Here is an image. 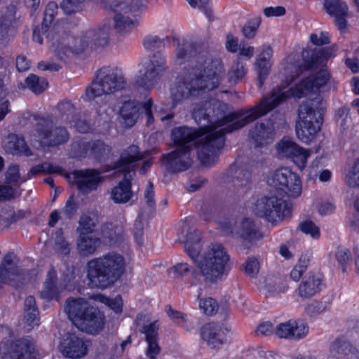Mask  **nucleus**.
<instances>
[{
    "mask_svg": "<svg viewBox=\"0 0 359 359\" xmlns=\"http://www.w3.org/2000/svg\"><path fill=\"white\" fill-rule=\"evenodd\" d=\"M226 218L217 222L221 229L227 236L231 235L238 239L245 248H250L263 238V234L253 219L248 217L236 221Z\"/></svg>",
    "mask_w": 359,
    "mask_h": 359,
    "instance_id": "obj_10",
    "label": "nucleus"
},
{
    "mask_svg": "<svg viewBox=\"0 0 359 359\" xmlns=\"http://www.w3.org/2000/svg\"><path fill=\"white\" fill-rule=\"evenodd\" d=\"M190 152L176 149L162 156L165 168L169 173L174 174L187 170L192 164Z\"/></svg>",
    "mask_w": 359,
    "mask_h": 359,
    "instance_id": "obj_18",
    "label": "nucleus"
},
{
    "mask_svg": "<svg viewBox=\"0 0 359 359\" xmlns=\"http://www.w3.org/2000/svg\"><path fill=\"white\" fill-rule=\"evenodd\" d=\"M225 105L217 100H205L196 104L192 112L193 118L201 126L198 128L188 126L174 128L171 139L177 149L191 151L200 139L197 156L203 165L215 163L219 150L223 147L225 134L239 130L252 121L245 117L250 107L240 109L226 114Z\"/></svg>",
    "mask_w": 359,
    "mask_h": 359,
    "instance_id": "obj_1",
    "label": "nucleus"
},
{
    "mask_svg": "<svg viewBox=\"0 0 359 359\" xmlns=\"http://www.w3.org/2000/svg\"><path fill=\"white\" fill-rule=\"evenodd\" d=\"M27 87L34 93L40 94L48 87V81L43 77L29 74L25 80Z\"/></svg>",
    "mask_w": 359,
    "mask_h": 359,
    "instance_id": "obj_41",
    "label": "nucleus"
},
{
    "mask_svg": "<svg viewBox=\"0 0 359 359\" xmlns=\"http://www.w3.org/2000/svg\"><path fill=\"white\" fill-rule=\"evenodd\" d=\"M58 110L67 123H72L76 115V109L70 101H62L58 103Z\"/></svg>",
    "mask_w": 359,
    "mask_h": 359,
    "instance_id": "obj_44",
    "label": "nucleus"
},
{
    "mask_svg": "<svg viewBox=\"0 0 359 359\" xmlns=\"http://www.w3.org/2000/svg\"><path fill=\"white\" fill-rule=\"evenodd\" d=\"M175 274V278H180L191 285H196L201 282V275L198 270L187 263H177L170 269Z\"/></svg>",
    "mask_w": 359,
    "mask_h": 359,
    "instance_id": "obj_28",
    "label": "nucleus"
},
{
    "mask_svg": "<svg viewBox=\"0 0 359 359\" xmlns=\"http://www.w3.org/2000/svg\"><path fill=\"white\" fill-rule=\"evenodd\" d=\"M114 13L113 29L118 34H124L132 32L137 25L136 13L139 6L128 0H114L110 4Z\"/></svg>",
    "mask_w": 359,
    "mask_h": 359,
    "instance_id": "obj_12",
    "label": "nucleus"
},
{
    "mask_svg": "<svg viewBox=\"0 0 359 359\" xmlns=\"http://www.w3.org/2000/svg\"><path fill=\"white\" fill-rule=\"evenodd\" d=\"M245 272L251 278H255L259 272V262L256 258H249L245 264Z\"/></svg>",
    "mask_w": 359,
    "mask_h": 359,
    "instance_id": "obj_55",
    "label": "nucleus"
},
{
    "mask_svg": "<svg viewBox=\"0 0 359 359\" xmlns=\"http://www.w3.org/2000/svg\"><path fill=\"white\" fill-rule=\"evenodd\" d=\"M143 158L139 147L132 144L123 149L119 158L113 163L111 170L124 175L122 180L111 191V198L115 203H126L131 199L133 175L135 173L136 163Z\"/></svg>",
    "mask_w": 359,
    "mask_h": 359,
    "instance_id": "obj_8",
    "label": "nucleus"
},
{
    "mask_svg": "<svg viewBox=\"0 0 359 359\" xmlns=\"http://www.w3.org/2000/svg\"><path fill=\"white\" fill-rule=\"evenodd\" d=\"M299 229L304 233L310 235L313 238L320 237L319 228L311 220H305L299 224Z\"/></svg>",
    "mask_w": 359,
    "mask_h": 359,
    "instance_id": "obj_51",
    "label": "nucleus"
},
{
    "mask_svg": "<svg viewBox=\"0 0 359 359\" xmlns=\"http://www.w3.org/2000/svg\"><path fill=\"white\" fill-rule=\"evenodd\" d=\"M6 178L9 183L17 182L20 179L19 166L18 165L9 166Z\"/></svg>",
    "mask_w": 359,
    "mask_h": 359,
    "instance_id": "obj_64",
    "label": "nucleus"
},
{
    "mask_svg": "<svg viewBox=\"0 0 359 359\" xmlns=\"http://www.w3.org/2000/svg\"><path fill=\"white\" fill-rule=\"evenodd\" d=\"M57 10L58 6L55 2H49L46 6L43 20L41 23V31L43 34L48 32V27L54 20Z\"/></svg>",
    "mask_w": 359,
    "mask_h": 359,
    "instance_id": "obj_42",
    "label": "nucleus"
},
{
    "mask_svg": "<svg viewBox=\"0 0 359 359\" xmlns=\"http://www.w3.org/2000/svg\"><path fill=\"white\" fill-rule=\"evenodd\" d=\"M158 330L156 323L154 322L142 326L140 331L145 334V340L147 341L158 339Z\"/></svg>",
    "mask_w": 359,
    "mask_h": 359,
    "instance_id": "obj_53",
    "label": "nucleus"
},
{
    "mask_svg": "<svg viewBox=\"0 0 359 359\" xmlns=\"http://www.w3.org/2000/svg\"><path fill=\"white\" fill-rule=\"evenodd\" d=\"M76 231L79 236L93 235L97 226V219L88 214L82 215L79 220Z\"/></svg>",
    "mask_w": 359,
    "mask_h": 359,
    "instance_id": "obj_39",
    "label": "nucleus"
},
{
    "mask_svg": "<svg viewBox=\"0 0 359 359\" xmlns=\"http://www.w3.org/2000/svg\"><path fill=\"white\" fill-rule=\"evenodd\" d=\"M346 182L351 187H359V158L346 175Z\"/></svg>",
    "mask_w": 359,
    "mask_h": 359,
    "instance_id": "obj_52",
    "label": "nucleus"
},
{
    "mask_svg": "<svg viewBox=\"0 0 359 359\" xmlns=\"http://www.w3.org/2000/svg\"><path fill=\"white\" fill-rule=\"evenodd\" d=\"M273 55V50L269 46H264L262 52L259 53L255 63L256 71L258 74L257 86L261 88L264 85V81L267 78L269 70V59Z\"/></svg>",
    "mask_w": 359,
    "mask_h": 359,
    "instance_id": "obj_29",
    "label": "nucleus"
},
{
    "mask_svg": "<svg viewBox=\"0 0 359 359\" xmlns=\"http://www.w3.org/2000/svg\"><path fill=\"white\" fill-rule=\"evenodd\" d=\"M100 244V239L95 235L79 236L77 249L82 256L93 255Z\"/></svg>",
    "mask_w": 359,
    "mask_h": 359,
    "instance_id": "obj_35",
    "label": "nucleus"
},
{
    "mask_svg": "<svg viewBox=\"0 0 359 359\" xmlns=\"http://www.w3.org/2000/svg\"><path fill=\"white\" fill-rule=\"evenodd\" d=\"M323 278L320 274H309L303 278L297 291L299 297L309 299L319 293L322 289Z\"/></svg>",
    "mask_w": 359,
    "mask_h": 359,
    "instance_id": "obj_27",
    "label": "nucleus"
},
{
    "mask_svg": "<svg viewBox=\"0 0 359 359\" xmlns=\"http://www.w3.org/2000/svg\"><path fill=\"white\" fill-rule=\"evenodd\" d=\"M201 233L198 230L187 233L184 241L185 251L201 270L205 281L217 283L229 272V256L224 248L217 243L212 244L205 255L201 257Z\"/></svg>",
    "mask_w": 359,
    "mask_h": 359,
    "instance_id": "obj_4",
    "label": "nucleus"
},
{
    "mask_svg": "<svg viewBox=\"0 0 359 359\" xmlns=\"http://www.w3.org/2000/svg\"><path fill=\"white\" fill-rule=\"evenodd\" d=\"M259 24L260 20L259 19L248 21L243 27L242 32L243 35L248 39L253 38L257 33Z\"/></svg>",
    "mask_w": 359,
    "mask_h": 359,
    "instance_id": "obj_54",
    "label": "nucleus"
},
{
    "mask_svg": "<svg viewBox=\"0 0 359 359\" xmlns=\"http://www.w3.org/2000/svg\"><path fill=\"white\" fill-rule=\"evenodd\" d=\"M147 355L149 359H156V356L159 354L161 348L157 340L147 341Z\"/></svg>",
    "mask_w": 359,
    "mask_h": 359,
    "instance_id": "obj_61",
    "label": "nucleus"
},
{
    "mask_svg": "<svg viewBox=\"0 0 359 359\" xmlns=\"http://www.w3.org/2000/svg\"><path fill=\"white\" fill-rule=\"evenodd\" d=\"M326 309V306L322 302H316L309 304L305 308V312L309 316H315L323 312Z\"/></svg>",
    "mask_w": 359,
    "mask_h": 359,
    "instance_id": "obj_58",
    "label": "nucleus"
},
{
    "mask_svg": "<svg viewBox=\"0 0 359 359\" xmlns=\"http://www.w3.org/2000/svg\"><path fill=\"white\" fill-rule=\"evenodd\" d=\"M78 209L77 204L76 203L73 196H70L66 202L65 206L62 211L66 217L71 219L73 215L76 212Z\"/></svg>",
    "mask_w": 359,
    "mask_h": 359,
    "instance_id": "obj_59",
    "label": "nucleus"
},
{
    "mask_svg": "<svg viewBox=\"0 0 359 359\" xmlns=\"http://www.w3.org/2000/svg\"><path fill=\"white\" fill-rule=\"evenodd\" d=\"M311 43L316 46H320L330 43V35L327 32H322L320 34L313 33L310 36Z\"/></svg>",
    "mask_w": 359,
    "mask_h": 359,
    "instance_id": "obj_57",
    "label": "nucleus"
},
{
    "mask_svg": "<svg viewBox=\"0 0 359 359\" xmlns=\"http://www.w3.org/2000/svg\"><path fill=\"white\" fill-rule=\"evenodd\" d=\"M71 127H74L76 130L81 133H87L90 130L88 123L85 120L78 118L76 116L72 123H69Z\"/></svg>",
    "mask_w": 359,
    "mask_h": 359,
    "instance_id": "obj_63",
    "label": "nucleus"
},
{
    "mask_svg": "<svg viewBox=\"0 0 359 359\" xmlns=\"http://www.w3.org/2000/svg\"><path fill=\"white\" fill-rule=\"evenodd\" d=\"M36 131L39 137L47 147H56L68 142L69 134L65 127L52 129L53 123L46 118H36Z\"/></svg>",
    "mask_w": 359,
    "mask_h": 359,
    "instance_id": "obj_15",
    "label": "nucleus"
},
{
    "mask_svg": "<svg viewBox=\"0 0 359 359\" xmlns=\"http://www.w3.org/2000/svg\"><path fill=\"white\" fill-rule=\"evenodd\" d=\"M25 320L29 327V330L39 325V312L33 296L27 297L25 300Z\"/></svg>",
    "mask_w": 359,
    "mask_h": 359,
    "instance_id": "obj_36",
    "label": "nucleus"
},
{
    "mask_svg": "<svg viewBox=\"0 0 359 359\" xmlns=\"http://www.w3.org/2000/svg\"><path fill=\"white\" fill-rule=\"evenodd\" d=\"M330 79V74L325 69H321L315 76L302 79L294 87H278L274 88L268 96H264L260 102L250 107L248 114L245 117L249 121H255L266 115L281 102L290 97L301 98L304 97L314 88L319 89L327 84Z\"/></svg>",
    "mask_w": 359,
    "mask_h": 359,
    "instance_id": "obj_5",
    "label": "nucleus"
},
{
    "mask_svg": "<svg viewBox=\"0 0 359 359\" xmlns=\"http://www.w3.org/2000/svg\"><path fill=\"white\" fill-rule=\"evenodd\" d=\"M55 251L61 255H67L70 252L69 243L65 240L64 237V232L62 229H58L55 233Z\"/></svg>",
    "mask_w": 359,
    "mask_h": 359,
    "instance_id": "obj_43",
    "label": "nucleus"
},
{
    "mask_svg": "<svg viewBox=\"0 0 359 359\" xmlns=\"http://www.w3.org/2000/svg\"><path fill=\"white\" fill-rule=\"evenodd\" d=\"M336 116L337 118V122L340 121V125L344 128L346 125V122L350 118L348 107L343 106L339 108L337 111Z\"/></svg>",
    "mask_w": 359,
    "mask_h": 359,
    "instance_id": "obj_62",
    "label": "nucleus"
},
{
    "mask_svg": "<svg viewBox=\"0 0 359 359\" xmlns=\"http://www.w3.org/2000/svg\"><path fill=\"white\" fill-rule=\"evenodd\" d=\"M126 81L121 69L116 67H103L96 72L95 78L86 88L85 100H94L103 94H111L125 88Z\"/></svg>",
    "mask_w": 359,
    "mask_h": 359,
    "instance_id": "obj_9",
    "label": "nucleus"
},
{
    "mask_svg": "<svg viewBox=\"0 0 359 359\" xmlns=\"http://www.w3.org/2000/svg\"><path fill=\"white\" fill-rule=\"evenodd\" d=\"M268 184L276 189V193L259 198L254 212L258 217L274 223L290 215L292 205L283 197L299 196L302 189V182L296 173L287 168H283L273 173L268 179Z\"/></svg>",
    "mask_w": 359,
    "mask_h": 359,
    "instance_id": "obj_3",
    "label": "nucleus"
},
{
    "mask_svg": "<svg viewBox=\"0 0 359 359\" xmlns=\"http://www.w3.org/2000/svg\"><path fill=\"white\" fill-rule=\"evenodd\" d=\"M277 151L280 158H288L292 161L299 170H303L307 163L310 151L298 145L293 140L284 137L277 145Z\"/></svg>",
    "mask_w": 359,
    "mask_h": 359,
    "instance_id": "obj_16",
    "label": "nucleus"
},
{
    "mask_svg": "<svg viewBox=\"0 0 359 359\" xmlns=\"http://www.w3.org/2000/svg\"><path fill=\"white\" fill-rule=\"evenodd\" d=\"M329 53V50L325 49L304 51L302 53L304 63L302 67L306 71L316 68L327 60Z\"/></svg>",
    "mask_w": 359,
    "mask_h": 359,
    "instance_id": "obj_34",
    "label": "nucleus"
},
{
    "mask_svg": "<svg viewBox=\"0 0 359 359\" xmlns=\"http://www.w3.org/2000/svg\"><path fill=\"white\" fill-rule=\"evenodd\" d=\"M109 25L89 29L79 37L74 38L63 32L60 33L55 29L50 31L46 38L52 42L51 47L57 57L64 60L69 53L79 54L87 48L94 49L104 47L109 43L110 31Z\"/></svg>",
    "mask_w": 359,
    "mask_h": 359,
    "instance_id": "obj_6",
    "label": "nucleus"
},
{
    "mask_svg": "<svg viewBox=\"0 0 359 359\" xmlns=\"http://www.w3.org/2000/svg\"><path fill=\"white\" fill-rule=\"evenodd\" d=\"M105 317L98 308L89 306L83 313V316L78 323V326L87 333L97 334L104 328Z\"/></svg>",
    "mask_w": 359,
    "mask_h": 359,
    "instance_id": "obj_22",
    "label": "nucleus"
},
{
    "mask_svg": "<svg viewBox=\"0 0 359 359\" xmlns=\"http://www.w3.org/2000/svg\"><path fill=\"white\" fill-rule=\"evenodd\" d=\"M77 189L83 194H88L97 189L102 182L101 172L96 169L88 168L74 171Z\"/></svg>",
    "mask_w": 359,
    "mask_h": 359,
    "instance_id": "obj_17",
    "label": "nucleus"
},
{
    "mask_svg": "<svg viewBox=\"0 0 359 359\" xmlns=\"http://www.w3.org/2000/svg\"><path fill=\"white\" fill-rule=\"evenodd\" d=\"M76 275L74 267H67L62 273V280L66 288L74 287L76 283Z\"/></svg>",
    "mask_w": 359,
    "mask_h": 359,
    "instance_id": "obj_56",
    "label": "nucleus"
},
{
    "mask_svg": "<svg viewBox=\"0 0 359 359\" xmlns=\"http://www.w3.org/2000/svg\"><path fill=\"white\" fill-rule=\"evenodd\" d=\"M60 351L66 358L79 359L87 354L88 346L82 338L74 333H67L60 342Z\"/></svg>",
    "mask_w": 359,
    "mask_h": 359,
    "instance_id": "obj_20",
    "label": "nucleus"
},
{
    "mask_svg": "<svg viewBox=\"0 0 359 359\" xmlns=\"http://www.w3.org/2000/svg\"><path fill=\"white\" fill-rule=\"evenodd\" d=\"M248 72L245 64L237 60L231 66L227 73V79L231 85H236L243 81Z\"/></svg>",
    "mask_w": 359,
    "mask_h": 359,
    "instance_id": "obj_38",
    "label": "nucleus"
},
{
    "mask_svg": "<svg viewBox=\"0 0 359 359\" xmlns=\"http://www.w3.org/2000/svg\"><path fill=\"white\" fill-rule=\"evenodd\" d=\"M8 15L0 19V36L6 30L11 20L14 18L13 8H7Z\"/></svg>",
    "mask_w": 359,
    "mask_h": 359,
    "instance_id": "obj_60",
    "label": "nucleus"
},
{
    "mask_svg": "<svg viewBox=\"0 0 359 359\" xmlns=\"http://www.w3.org/2000/svg\"><path fill=\"white\" fill-rule=\"evenodd\" d=\"M13 253L6 254L0 264V269L5 271V276L8 278L9 284L15 288H20L25 280V275L13 263Z\"/></svg>",
    "mask_w": 359,
    "mask_h": 359,
    "instance_id": "obj_26",
    "label": "nucleus"
},
{
    "mask_svg": "<svg viewBox=\"0 0 359 359\" xmlns=\"http://www.w3.org/2000/svg\"><path fill=\"white\" fill-rule=\"evenodd\" d=\"M169 41V37L161 39L157 36H147L144 38L143 45L145 49L149 51H155L165 46V42Z\"/></svg>",
    "mask_w": 359,
    "mask_h": 359,
    "instance_id": "obj_45",
    "label": "nucleus"
},
{
    "mask_svg": "<svg viewBox=\"0 0 359 359\" xmlns=\"http://www.w3.org/2000/svg\"><path fill=\"white\" fill-rule=\"evenodd\" d=\"M57 272L54 268H51L47 273V277L44 283V290L41 292L42 298L52 299L58 294L59 290L57 285Z\"/></svg>",
    "mask_w": 359,
    "mask_h": 359,
    "instance_id": "obj_37",
    "label": "nucleus"
},
{
    "mask_svg": "<svg viewBox=\"0 0 359 359\" xmlns=\"http://www.w3.org/2000/svg\"><path fill=\"white\" fill-rule=\"evenodd\" d=\"M125 271L126 260L120 254L109 252L94 258L86 265L88 285L92 288L107 289L117 282Z\"/></svg>",
    "mask_w": 359,
    "mask_h": 359,
    "instance_id": "obj_7",
    "label": "nucleus"
},
{
    "mask_svg": "<svg viewBox=\"0 0 359 359\" xmlns=\"http://www.w3.org/2000/svg\"><path fill=\"white\" fill-rule=\"evenodd\" d=\"M309 258L306 255H303L299 259L298 263L290 272V277L294 281H298L302 276L303 273L306 271Z\"/></svg>",
    "mask_w": 359,
    "mask_h": 359,
    "instance_id": "obj_46",
    "label": "nucleus"
},
{
    "mask_svg": "<svg viewBox=\"0 0 359 359\" xmlns=\"http://www.w3.org/2000/svg\"><path fill=\"white\" fill-rule=\"evenodd\" d=\"M89 306V303L83 298L67 299L65 302V311L69 320L78 325L83 313L86 312Z\"/></svg>",
    "mask_w": 359,
    "mask_h": 359,
    "instance_id": "obj_31",
    "label": "nucleus"
},
{
    "mask_svg": "<svg viewBox=\"0 0 359 359\" xmlns=\"http://www.w3.org/2000/svg\"><path fill=\"white\" fill-rule=\"evenodd\" d=\"M224 176L231 180L226 196L233 201L243 197L251 188L252 171L248 165L236 161L230 165Z\"/></svg>",
    "mask_w": 359,
    "mask_h": 359,
    "instance_id": "obj_14",
    "label": "nucleus"
},
{
    "mask_svg": "<svg viewBox=\"0 0 359 359\" xmlns=\"http://www.w3.org/2000/svg\"><path fill=\"white\" fill-rule=\"evenodd\" d=\"M80 147L83 149V151L79 155L80 156L85 157L88 155L99 161L107 156L111 149L108 145L101 140H95L92 142L81 144Z\"/></svg>",
    "mask_w": 359,
    "mask_h": 359,
    "instance_id": "obj_32",
    "label": "nucleus"
},
{
    "mask_svg": "<svg viewBox=\"0 0 359 359\" xmlns=\"http://www.w3.org/2000/svg\"><path fill=\"white\" fill-rule=\"evenodd\" d=\"M274 135L273 126L269 121L266 123L257 122L249 131V137L256 147L271 143Z\"/></svg>",
    "mask_w": 359,
    "mask_h": 359,
    "instance_id": "obj_25",
    "label": "nucleus"
},
{
    "mask_svg": "<svg viewBox=\"0 0 359 359\" xmlns=\"http://www.w3.org/2000/svg\"><path fill=\"white\" fill-rule=\"evenodd\" d=\"M323 6L327 13L334 18L337 29L341 32L345 30L348 16L347 4L343 0H324Z\"/></svg>",
    "mask_w": 359,
    "mask_h": 359,
    "instance_id": "obj_23",
    "label": "nucleus"
},
{
    "mask_svg": "<svg viewBox=\"0 0 359 359\" xmlns=\"http://www.w3.org/2000/svg\"><path fill=\"white\" fill-rule=\"evenodd\" d=\"M37 354L34 340L27 336L15 340L3 359H36Z\"/></svg>",
    "mask_w": 359,
    "mask_h": 359,
    "instance_id": "obj_19",
    "label": "nucleus"
},
{
    "mask_svg": "<svg viewBox=\"0 0 359 359\" xmlns=\"http://www.w3.org/2000/svg\"><path fill=\"white\" fill-rule=\"evenodd\" d=\"M140 104L135 100H128L123 103L120 115L127 127L133 126L140 116Z\"/></svg>",
    "mask_w": 359,
    "mask_h": 359,
    "instance_id": "obj_33",
    "label": "nucleus"
},
{
    "mask_svg": "<svg viewBox=\"0 0 359 359\" xmlns=\"http://www.w3.org/2000/svg\"><path fill=\"white\" fill-rule=\"evenodd\" d=\"M187 62L191 65L184 67V74L171 90L173 106L185 98L199 97L216 89L224 78V67L220 60L198 54L196 46L186 41L176 49L175 63L181 65Z\"/></svg>",
    "mask_w": 359,
    "mask_h": 359,
    "instance_id": "obj_2",
    "label": "nucleus"
},
{
    "mask_svg": "<svg viewBox=\"0 0 359 359\" xmlns=\"http://www.w3.org/2000/svg\"><path fill=\"white\" fill-rule=\"evenodd\" d=\"M335 257L338 264L341 267L342 272L345 273L348 264L352 259L350 250L343 246L338 247L336 250Z\"/></svg>",
    "mask_w": 359,
    "mask_h": 359,
    "instance_id": "obj_47",
    "label": "nucleus"
},
{
    "mask_svg": "<svg viewBox=\"0 0 359 359\" xmlns=\"http://www.w3.org/2000/svg\"><path fill=\"white\" fill-rule=\"evenodd\" d=\"M228 329L218 323H206L201 328V338L212 348H220L226 341Z\"/></svg>",
    "mask_w": 359,
    "mask_h": 359,
    "instance_id": "obj_21",
    "label": "nucleus"
},
{
    "mask_svg": "<svg viewBox=\"0 0 359 359\" xmlns=\"http://www.w3.org/2000/svg\"><path fill=\"white\" fill-rule=\"evenodd\" d=\"M218 207L215 201H207L201 207V216L205 221L211 220L217 214Z\"/></svg>",
    "mask_w": 359,
    "mask_h": 359,
    "instance_id": "obj_48",
    "label": "nucleus"
},
{
    "mask_svg": "<svg viewBox=\"0 0 359 359\" xmlns=\"http://www.w3.org/2000/svg\"><path fill=\"white\" fill-rule=\"evenodd\" d=\"M86 0H63L60 8L65 14L70 15L81 11Z\"/></svg>",
    "mask_w": 359,
    "mask_h": 359,
    "instance_id": "obj_49",
    "label": "nucleus"
},
{
    "mask_svg": "<svg viewBox=\"0 0 359 359\" xmlns=\"http://www.w3.org/2000/svg\"><path fill=\"white\" fill-rule=\"evenodd\" d=\"M8 138L6 147L13 154H23L27 156L31 155V151L23 138L15 135H12Z\"/></svg>",
    "mask_w": 359,
    "mask_h": 359,
    "instance_id": "obj_40",
    "label": "nucleus"
},
{
    "mask_svg": "<svg viewBox=\"0 0 359 359\" xmlns=\"http://www.w3.org/2000/svg\"><path fill=\"white\" fill-rule=\"evenodd\" d=\"M313 100H306L299 105L295 131L298 139L309 144L320 130L323 114L318 111V117L313 108Z\"/></svg>",
    "mask_w": 359,
    "mask_h": 359,
    "instance_id": "obj_11",
    "label": "nucleus"
},
{
    "mask_svg": "<svg viewBox=\"0 0 359 359\" xmlns=\"http://www.w3.org/2000/svg\"><path fill=\"white\" fill-rule=\"evenodd\" d=\"M275 332L280 338L301 339L308 334L309 327L302 320H289L278 325Z\"/></svg>",
    "mask_w": 359,
    "mask_h": 359,
    "instance_id": "obj_24",
    "label": "nucleus"
},
{
    "mask_svg": "<svg viewBox=\"0 0 359 359\" xmlns=\"http://www.w3.org/2000/svg\"><path fill=\"white\" fill-rule=\"evenodd\" d=\"M332 357L337 359H359L358 351L350 342L336 339L330 347Z\"/></svg>",
    "mask_w": 359,
    "mask_h": 359,
    "instance_id": "obj_30",
    "label": "nucleus"
},
{
    "mask_svg": "<svg viewBox=\"0 0 359 359\" xmlns=\"http://www.w3.org/2000/svg\"><path fill=\"white\" fill-rule=\"evenodd\" d=\"M199 308L205 314L212 316L217 311L218 305L215 299L208 297L200 299Z\"/></svg>",
    "mask_w": 359,
    "mask_h": 359,
    "instance_id": "obj_50",
    "label": "nucleus"
},
{
    "mask_svg": "<svg viewBox=\"0 0 359 359\" xmlns=\"http://www.w3.org/2000/svg\"><path fill=\"white\" fill-rule=\"evenodd\" d=\"M167 69L165 56L160 52L153 54L142 63L136 84L144 89H150L158 82Z\"/></svg>",
    "mask_w": 359,
    "mask_h": 359,
    "instance_id": "obj_13",
    "label": "nucleus"
}]
</instances>
